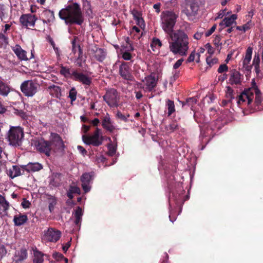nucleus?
Here are the masks:
<instances>
[{"mask_svg": "<svg viewBox=\"0 0 263 263\" xmlns=\"http://www.w3.org/2000/svg\"><path fill=\"white\" fill-rule=\"evenodd\" d=\"M169 49L174 54L180 56L187 55L189 49V39L185 32L180 29L177 30L169 35Z\"/></svg>", "mask_w": 263, "mask_h": 263, "instance_id": "f257e3e1", "label": "nucleus"}, {"mask_svg": "<svg viewBox=\"0 0 263 263\" xmlns=\"http://www.w3.org/2000/svg\"><path fill=\"white\" fill-rule=\"evenodd\" d=\"M59 15L66 24H76L81 25L84 22L81 9L77 3L69 5L65 8L61 9L59 12Z\"/></svg>", "mask_w": 263, "mask_h": 263, "instance_id": "f03ea898", "label": "nucleus"}, {"mask_svg": "<svg viewBox=\"0 0 263 263\" xmlns=\"http://www.w3.org/2000/svg\"><path fill=\"white\" fill-rule=\"evenodd\" d=\"M255 98L254 102L258 105L262 100V97L259 90L257 87H252L244 90L239 96L237 103L247 102L248 105L250 104L253 99Z\"/></svg>", "mask_w": 263, "mask_h": 263, "instance_id": "7ed1b4c3", "label": "nucleus"}, {"mask_svg": "<svg viewBox=\"0 0 263 263\" xmlns=\"http://www.w3.org/2000/svg\"><path fill=\"white\" fill-rule=\"evenodd\" d=\"M178 15L172 11H165L161 13V27L168 35L174 33L173 29Z\"/></svg>", "mask_w": 263, "mask_h": 263, "instance_id": "20e7f679", "label": "nucleus"}, {"mask_svg": "<svg viewBox=\"0 0 263 263\" xmlns=\"http://www.w3.org/2000/svg\"><path fill=\"white\" fill-rule=\"evenodd\" d=\"M253 52V48L251 47H248L245 53V57L242 59V67L246 70L248 71H250L252 66H253L255 68V72L257 73L260 72V56L258 53H255L252 61V64H251V61L252 59V55Z\"/></svg>", "mask_w": 263, "mask_h": 263, "instance_id": "39448f33", "label": "nucleus"}, {"mask_svg": "<svg viewBox=\"0 0 263 263\" xmlns=\"http://www.w3.org/2000/svg\"><path fill=\"white\" fill-rule=\"evenodd\" d=\"M24 138L23 128L20 126L11 127L8 134V139L10 145L14 146L21 145Z\"/></svg>", "mask_w": 263, "mask_h": 263, "instance_id": "423d86ee", "label": "nucleus"}, {"mask_svg": "<svg viewBox=\"0 0 263 263\" xmlns=\"http://www.w3.org/2000/svg\"><path fill=\"white\" fill-rule=\"evenodd\" d=\"M36 149L41 153L44 154L46 156L49 157L53 148L51 146V142L44 139H40L33 141Z\"/></svg>", "mask_w": 263, "mask_h": 263, "instance_id": "0eeeda50", "label": "nucleus"}, {"mask_svg": "<svg viewBox=\"0 0 263 263\" xmlns=\"http://www.w3.org/2000/svg\"><path fill=\"white\" fill-rule=\"evenodd\" d=\"M39 87V84L32 80L24 81L21 86L22 92L27 97H32L34 95Z\"/></svg>", "mask_w": 263, "mask_h": 263, "instance_id": "6e6552de", "label": "nucleus"}, {"mask_svg": "<svg viewBox=\"0 0 263 263\" xmlns=\"http://www.w3.org/2000/svg\"><path fill=\"white\" fill-rule=\"evenodd\" d=\"M100 129L97 128L92 136H87L83 135L82 136L83 142L88 145L92 144L95 146H99L102 143V138H100Z\"/></svg>", "mask_w": 263, "mask_h": 263, "instance_id": "1a4fd4ad", "label": "nucleus"}, {"mask_svg": "<svg viewBox=\"0 0 263 263\" xmlns=\"http://www.w3.org/2000/svg\"><path fill=\"white\" fill-rule=\"evenodd\" d=\"M118 98L117 91L113 88L108 90L103 96L104 100L110 107L117 106Z\"/></svg>", "mask_w": 263, "mask_h": 263, "instance_id": "9d476101", "label": "nucleus"}, {"mask_svg": "<svg viewBox=\"0 0 263 263\" xmlns=\"http://www.w3.org/2000/svg\"><path fill=\"white\" fill-rule=\"evenodd\" d=\"M49 142H51V146L53 148L52 152H55L57 150H64V145L63 141L58 134L51 133Z\"/></svg>", "mask_w": 263, "mask_h": 263, "instance_id": "9b49d317", "label": "nucleus"}, {"mask_svg": "<svg viewBox=\"0 0 263 263\" xmlns=\"http://www.w3.org/2000/svg\"><path fill=\"white\" fill-rule=\"evenodd\" d=\"M131 64L129 62H123L119 67V74L121 77L126 80H132L133 77L131 73Z\"/></svg>", "mask_w": 263, "mask_h": 263, "instance_id": "f8f14e48", "label": "nucleus"}, {"mask_svg": "<svg viewBox=\"0 0 263 263\" xmlns=\"http://www.w3.org/2000/svg\"><path fill=\"white\" fill-rule=\"evenodd\" d=\"M60 237L61 232L52 228H50L44 232V239L48 241L56 242Z\"/></svg>", "mask_w": 263, "mask_h": 263, "instance_id": "ddd939ff", "label": "nucleus"}, {"mask_svg": "<svg viewBox=\"0 0 263 263\" xmlns=\"http://www.w3.org/2000/svg\"><path fill=\"white\" fill-rule=\"evenodd\" d=\"M36 20L35 15L30 14L22 15L20 18L22 25L26 27H34Z\"/></svg>", "mask_w": 263, "mask_h": 263, "instance_id": "4468645a", "label": "nucleus"}, {"mask_svg": "<svg viewBox=\"0 0 263 263\" xmlns=\"http://www.w3.org/2000/svg\"><path fill=\"white\" fill-rule=\"evenodd\" d=\"M199 6L195 0H189L186 4L184 13L187 16H193L197 14L198 11Z\"/></svg>", "mask_w": 263, "mask_h": 263, "instance_id": "2eb2a0df", "label": "nucleus"}, {"mask_svg": "<svg viewBox=\"0 0 263 263\" xmlns=\"http://www.w3.org/2000/svg\"><path fill=\"white\" fill-rule=\"evenodd\" d=\"M73 79L79 81L85 85H90L91 83V79L88 76L76 71L73 73Z\"/></svg>", "mask_w": 263, "mask_h": 263, "instance_id": "dca6fc26", "label": "nucleus"}, {"mask_svg": "<svg viewBox=\"0 0 263 263\" xmlns=\"http://www.w3.org/2000/svg\"><path fill=\"white\" fill-rule=\"evenodd\" d=\"M92 177L90 173H84L81 177L82 186L85 193L88 192L90 190V183Z\"/></svg>", "mask_w": 263, "mask_h": 263, "instance_id": "f3484780", "label": "nucleus"}, {"mask_svg": "<svg viewBox=\"0 0 263 263\" xmlns=\"http://www.w3.org/2000/svg\"><path fill=\"white\" fill-rule=\"evenodd\" d=\"M242 77L238 71L232 70L231 71L229 83L232 85H240L241 83Z\"/></svg>", "mask_w": 263, "mask_h": 263, "instance_id": "a211bd4d", "label": "nucleus"}, {"mask_svg": "<svg viewBox=\"0 0 263 263\" xmlns=\"http://www.w3.org/2000/svg\"><path fill=\"white\" fill-rule=\"evenodd\" d=\"M13 51L15 53V54L16 55V56L18 57L19 59L21 60H24L27 61L29 59H30L33 57V54L31 53V56L30 58H28L27 55V52L26 51L23 50L21 47L18 45H16L13 48Z\"/></svg>", "mask_w": 263, "mask_h": 263, "instance_id": "6ab92c4d", "label": "nucleus"}, {"mask_svg": "<svg viewBox=\"0 0 263 263\" xmlns=\"http://www.w3.org/2000/svg\"><path fill=\"white\" fill-rule=\"evenodd\" d=\"M90 51L95 59L99 62H102L106 57V52L103 49L98 48L96 46L92 47Z\"/></svg>", "mask_w": 263, "mask_h": 263, "instance_id": "aec40b11", "label": "nucleus"}, {"mask_svg": "<svg viewBox=\"0 0 263 263\" xmlns=\"http://www.w3.org/2000/svg\"><path fill=\"white\" fill-rule=\"evenodd\" d=\"M157 80L154 76L149 75L145 78V89L148 91H151L157 85Z\"/></svg>", "mask_w": 263, "mask_h": 263, "instance_id": "412c9836", "label": "nucleus"}, {"mask_svg": "<svg viewBox=\"0 0 263 263\" xmlns=\"http://www.w3.org/2000/svg\"><path fill=\"white\" fill-rule=\"evenodd\" d=\"M102 125L104 128L110 132H112L115 129L111 123L109 116L107 114L103 118Z\"/></svg>", "mask_w": 263, "mask_h": 263, "instance_id": "4be33fe9", "label": "nucleus"}, {"mask_svg": "<svg viewBox=\"0 0 263 263\" xmlns=\"http://www.w3.org/2000/svg\"><path fill=\"white\" fill-rule=\"evenodd\" d=\"M9 206V203L6 200L4 196L0 195V215H7V211Z\"/></svg>", "mask_w": 263, "mask_h": 263, "instance_id": "5701e85b", "label": "nucleus"}, {"mask_svg": "<svg viewBox=\"0 0 263 263\" xmlns=\"http://www.w3.org/2000/svg\"><path fill=\"white\" fill-rule=\"evenodd\" d=\"M28 220L27 215L19 214L14 216L13 222L16 226L24 224Z\"/></svg>", "mask_w": 263, "mask_h": 263, "instance_id": "b1692460", "label": "nucleus"}, {"mask_svg": "<svg viewBox=\"0 0 263 263\" xmlns=\"http://www.w3.org/2000/svg\"><path fill=\"white\" fill-rule=\"evenodd\" d=\"M237 18L236 14H233L230 17H226L220 23L219 25L222 27H229L232 25Z\"/></svg>", "mask_w": 263, "mask_h": 263, "instance_id": "393cba45", "label": "nucleus"}, {"mask_svg": "<svg viewBox=\"0 0 263 263\" xmlns=\"http://www.w3.org/2000/svg\"><path fill=\"white\" fill-rule=\"evenodd\" d=\"M21 174V168L16 165H13L7 171V175L11 178H14Z\"/></svg>", "mask_w": 263, "mask_h": 263, "instance_id": "a878e982", "label": "nucleus"}, {"mask_svg": "<svg viewBox=\"0 0 263 263\" xmlns=\"http://www.w3.org/2000/svg\"><path fill=\"white\" fill-rule=\"evenodd\" d=\"M78 37H74L73 40L72 41V52L76 53L77 51H79V56L78 59H80L82 57L83 51L80 47V45L77 43Z\"/></svg>", "mask_w": 263, "mask_h": 263, "instance_id": "bb28decb", "label": "nucleus"}, {"mask_svg": "<svg viewBox=\"0 0 263 263\" xmlns=\"http://www.w3.org/2000/svg\"><path fill=\"white\" fill-rule=\"evenodd\" d=\"M61 175L60 174L56 173L53 174L50 181V185L53 187L59 186L61 182Z\"/></svg>", "mask_w": 263, "mask_h": 263, "instance_id": "cd10ccee", "label": "nucleus"}, {"mask_svg": "<svg viewBox=\"0 0 263 263\" xmlns=\"http://www.w3.org/2000/svg\"><path fill=\"white\" fill-rule=\"evenodd\" d=\"M44 254L39 250L35 249L33 250V263H43L44 261L43 257Z\"/></svg>", "mask_w": 263, "mask_h": 263, "instance_id": "c85d7f7f", "label": "nucleus"}, {"mask_svg": "<svg viewBox=\"0 0 263 263\" xmlns=\"http://www.w3.org/2000/svg\"><path fill=\"white\" fill-rule=\"evenodd\" d=\"M10 92V87L6 83L0 80V95L4 97L8 96Z\"/></svg>", "mask_w": 263, "mask_h": 263, "instance_id": "c756f323", "label": "nucleus"}, {"mask_svg": "<svg viewBox=\"0 0 263 263\" xmlns=\"http://www.w3.org/2000/svg\"><path fill=\"white\" fill-rule=\"evenodd\" d=\"M76 70L70 69L66 67L62 66L60 72L61 74L66 78H70L73 79V73L76 72Z\"/></svg>", "mask_w": 263, "mask_h": 263, "instance_id": "7c9ffc66", "label": "nucleus"}, {"mask_svg": "<svg viewBox=\"0 0 263 263\" xmlns=\"http://www.w3.org/2000/svg\"><path fill=\"white\" fill-rule=\"evenodd\" d=\"M50 94L54 97L59 98L61 95V89L58 86L52 85L48 87Z\"/></svg>", "mask_w": 263, "mask_h": 263, "instance_id": "2f4dec72", "label": "nucleus"}, {"mask_svg": "<svg viewBox=\"0 0 263 263\" xmlns=\"http://www.w3.org/2000/svg\"><path fill=\"white\" fill-rule=\"evenodd\" d=\"M27 257V252L25 249H22L20 251L16 252L15 260L16 261H23L26 259Z\"/></svg>", "mask_w": 263, "mask_h": 263, "instance_id": "473e14b6", "label": "nucleus"}, {"mask_svg": "<svg viewBox=\"0 0 263 263\" xmlns=\"http://www.w3.org/2000/svg\"><path fill=\"white\" fill-rule=\"evenodd\" d=\"M83 215V211L82 209L78 206L74 213L76 220L74 223L77 225H79L82 220V216Z\"/></svg>", "mask_w": 263, "mask_h": 263, "instance_id": "72a5a7b5", "label": "nucleus"}, {"mask_svg": "<svg viewBox=\"0 0 263 263\" xmlns=\"http://www.w3.org/2000/svg\"><path fill=\"white\" fill-rule=\"evenodd\" d=\"M27 167V170L33 172L39 171L42 168V165L39 163H29Z\"/></svg>", "mask_w": 263, "mask_h": 263, "instance_id": "f704fd0d", "label": "nucleus"}, {"mask_svg": "<svg viewBox=\"0 0 263 263\" xmlns=\"http://www.w3.org/2000/svg\"><path fill=\"white\" fill-rule=\"evenodd\" d=\"M167 106L168 109V116H170L175 110L174 102L170 100L167 101Z\"/></svg>", "mask_w": 263, "mask_h": 263, "instance_id": "c9c22d12", "label": "nucleus"}, {"mask_svg": "<svg viewBox=\"0 0 263 263\" xmlns=\"http://www.w3.org/2000/svg\"><path fill=\"white\" fill-rule=\"evenodd\" d=\"M132 14L134 19L137 21L138 24H142L143 23V20L140 17V14L138 11H133Z\"/></svg>", "mask_w": 263, "mask_h": 263, "instance_id": "e433bc0d", "label": "nucleus"}, {"mask_svg": "<svg viewBox=\"0 0 263 263\" xmlns=\"http://www.w3.org/2000/svg\"><path fill=\"white\" fill-rule=\"evenodd\" d=\"M116 116L119 120L124 122H127V118L129 117V115H123L121 111H118L117 113Z\"/></svg>", "mask_w": 263, "mask_h": 263, "instance_id": "4c0bfd02", "label": "nucleus"}, {"mask_svg": "<svg viewBox=\"0 0 263 263\" xmlns=\"http://www.w3.org/2000/svg\"><path fill=\"white\" fill-rule=\"evenodd\" d=\"M162 46V43L161 41L158 38H153L151 43V47H161Z\"/></svg>", "mask_w": 263, "mask_h": 263, "instance_id": "58836bf2", "label": "nucleus"}, {"mask_svg": "<svg viewBox=\"0 0 263 263\" xmlns=\"http://www.w3.org/2000/svg\"><path fill=\"white\" fill-rule=\"evenodd\" d=\"M69 97L70 98L71 102H73L76 100L77 91L74 88H71L69 91Z\"/></svg>", "mask_w": 263, "mask_h": 263, "instance_id": "ea45409f", "label": "nucleus"}, {"mask_svg": "<svg viewBox=\"0 0 263 263\" xmlns=\"http://www.w3.org/2000/svg\"><path fill=\"white\" fill-rule=\"evenodd\" d=\"M196 54H197L198 55V60H197V62H199L200 54L199 53H196L195 50L192 51V53L190 54V55H189V58L187 59V61L188 62H193L194 61V60H195Z\"/></svg>", "mask_w": 263, "mask_h": 263, "instance_id": "a19ab883", "label": "nucleus"}, {"mask_svg": "<svg viewBox=\"0 0 263 263\" xmlns=\"http://www.w3.org/2000/svg\"><path fill=\"white\" fill-rule=\"evenodd\" d=\"M207 64L210 66L216 64L218 62V60L216 58L212 59L211 57H207L206 59Z\"/></svg>", "mask_w": 263, "mask_h": 263, "instance_id": "79ce46f5", "label": "nucleus"}, {"mask_svg": "<svg viewBox=\"0 0 263 263\" xmlns=\"http://www.w3.org/2000/svg\"><path fill=\"white\" fill-rule=\"evenodd\" d=\"M177 127L178 125L176 123L174 122L168 125L166 127V129L168 131L172 132H174L175 129H176L177 128Z\"/></svg>", "mask_w": 263, "mask_h": 263, "instance_id": "37998d69", "label": "nucleus"}, {"mask_svg": "<svg viewBox=\"0 0 263 263\" xmlns=\"http://www.w3.org/2000/svg\"><path fill=\"white\" fill-rule=\"evenodd\" d=\"M227 71H228V67L225 64L220 65L217 70L218 73H222Z\"/></svg>", "mask_w": 263, "mask_h": 263, "instance_id": "c03bdc74", "label": "nucleus"}, {"mask_svg": "<svg viewBox=\"0 0 263 263\" xmlns=\"http://www.w3.org/2000/svg\"><path fill=\"white\" fill-rule=\"evenodd\" d=\"M73 193H77L80 194L81 190L77 186H70L69 189Z\"/></svg>", "mask_w": 263, "mask_h": 263, "instance_id": "a18cd8bd", "label": "nucleus"}, {"mask_svg": "<svg viewBox=\"0 0 263 263\" xmlns=\"http://www.w3.org/2000/svg\"><path fill=\"white\" fill-rule=\"evenodd\" d=\"M116 152V148L115 146L112 145H110L108 146V154L109 156H113Z\"/></svg>", "mask_w": 263, "mask_h": 263, "instance_id": "49530a36", "label": "nucleus"}, {"mask_svg": "<svg viewBox=\"0 0 263 263\" xmlns=\"http://www.w3.org/2000/svg\"><path fill=\"white\" fill-rule=\"evenodd\" d=\"M6 250L3 245H0V259L6 254Z\"/></svg>", "mask_w": 263, "mask_h": 263, "instance_id": "de8ad7c7", "label": "nucleus"}, {"mask_svg": "<svg viewBox=\"0 0 263 263\" xmlns=\"http://www.w3.org/2000/svg\"><path fill=\"white\" fill-rule=\"evenodd\" d=\"M183 61V59L181 58L177 61V62L174 64L173 65V68L174 69H176L178 68H179L182 64V62Z\"/></svg>", "mask_w": 263, "mask_h": 263, "instance_id": "09e8293b", "label": "nucleus"}, {"mask_svg": "<svg viewBox=\"0 0 263 263\" xmlns=\"http://www.w3.org/2000/svg\"><path fill=\"white\" fill-rule=\"evenodd\" d=\"M53 257L58 261L61 260L64 258V256L62 254L57 252L53 254Z\"/></svg>", "mask_w": 263, "mask_h": 263, "instance_id": "8fccbe9b", "label": "nucleus"}, {"mask_svg": "<svg viewBox=\"0 0 263 263\" xmlns=\"http://www.w3.org/2000/svg\"><path fill=\"white\" fill-rule=\"evenodd\" d=\"M216 28V25H214L209 31H208L207 32H205V36L208 37V36H209L210 35H211L212 34V33L215 30Z\"/></svg>", "mask_w": 263, "mask_h": 263, "instance_id": "3c124183", "label": "nucleus"}, {"mask_svg": "<svg viewBox=\"0 0 263 263\" xmlns=\"http://www.w3.org/2000/svg\"><path fill=\"white\" fill-rule=\"evenodd\" d=\"M186 103H187L189 105H192L196 103L197 99L195 98H190L186 100Z\"/></svg>", "mask_w": 263, "mask_h": 263, "instance_id": "603ef678", "label": "nucleus"}, {"mask_svg": "<svg viewBox=\"0 0 263 263\" xmlns=\"http://www.w3.org/2000/svg\"><path fill=\"white\" fill-rule=\"evenodd\" d=\"M55 204H56V200H55V199L53 198L52 199V201L49 204V209L50 212H51L53 210L54 207V205H55Z\"/></svg>", "mask_w": 263, "mask_h": 263, "instance_id": "864d4df0", "label": "nucleus"}, {"mask_svg": "<svg viewBox=\"0 0 263 263\" xmlns=\"http://www.w3.org/2000/svg\"><path fill=\"white\" fill-rule=\"evenodd\" d=\"M131 54L127 52H125L122 54V58L125 60H129L131 59Z\"/></svg>", "mask_w": 263, "mask_h": 263, "instance_id": "5fc2aeb1", "label": "nucleus"}, {"mask_svg": "<svg viewBox=\"0 0 263 263\" xmlns=\"http://www.w3.org/2000/svg\"><path fill=\"white\" fill-rule=\"evenodd\" d=\"M202 34H203L202 32L197 31L196 33L194 34V38L196 40H198L201 39Z\"/></svg>", "mask_w": 263, "mask_h": 263, "instance_id": "6e6d98bb", "label": "nucleus"}, {"mask_svg": "<svg viewBox=\"0 0 263 263\" xmlns=\"http://www.w3.org/2000/svg\"><path fill=\"white\" fill-rule=\"evenodd\" d=\"M251 25V22H248L247 23L243 25V31L244 32L246 31L247 30H249Z\"/></svg>", "mask_w": 263, "mask_h": 263, "instance_id": "4d7b16f0", "label": "nucleus"}, {"mask_svg": "<svg viewBox=\"0 0 263 263\" xmlns=\"http://www.w3.org/2000/svg\"><path fill=\"white\" fill-rule=\"evenodd\" d=\"M21 204L24 208L26 209L29 207L30 203L28 201L24 200L22 202Z\"/></svg>", "mask_w": 263, "mask_h": 263, "instance_id": "13d9d810", "label": "nucleus"}, {"mask_svg": "<svg viewBox=\"0 0 263 263\" xmlns=\"http://www.w3.org/2000/svg\"><path fill=\"white\" fill-rule=\"evenodd\" d=\"M160 6L161 4L160 3H157L155 5H154L153 7L156 10V11L157 13H159L160 12Z\"/></svg>", "mask_w": 263, "mask_h": 263, "instance_id": "bf43d9fd", "label": "nucleus"}, {"mask_svg": "<svg viewBox=\"0 0 263 263\" xmlns=\"http://www.w3.org/2000/svg\"><path fill=\"white\" fill-rule=\"evenodd\" d=\"M77 148H78V149L79 151V152L81 153H82V154H86L87 151L82 146L79 145V146H78Z\"/></svg>", "mask_w": 263, "mask_h": 263, "instance_id": "052dcab7", "label": "nucleus"}, {"mask_svg": "<svg viewBox=\"0 0 263 263\" xmlns=\"http://www.w3.org/2000/svg\"><path fill=\"white\" fill-rule=\"evenodd\" d=\"M90 128V126H87L86 125H83L82 126V130L84 133H86Z\"/></svg>", "mask_w": 263, "mask_h": 263, "instance_id": "680f3d73", "label": "nucleus"}, {"mask_svg": "<svg viewBox=\"0 0 263 263\" xmlns=\"http://www.w3.org/2000/svg\"><path fill=\"white\" fill-rule=\"evenodd\" d=\"M6 111V108L0 102V114H3Z\"/></svg>", "mask_w": 263, "mask_h": 263, "instance_id": "e2e57ef3", "label": "nucleus"}, {"mask_svg": "<svg viewBox=\"0 0 263 263\" xmlns=\"http://www.w3.org/2000/svg\"><path fill=\"white\" fill-rule=\"evenodd\" d=\"M70 245V243L69 242H68L67 243L65 244V246H64L63 247V250L64 251V252H66L67 250L68 249V248H69Z\"/></svg>", "mask_w": 263, "mask_h": 263, "instance_id": "0e129e2a", "label": "nucleus"}, {"mask_svg": "<svg viewBox=\"0 0 263 263\" xmlns=\"http://www.w3.org/2000/svg\"><path fill=\"white\" fill-rule=\"evenodd\" d=\"M4 8H3V5H0V17L2 18L3 16H4Z\"/></svg>", "mask_w": 263, "mask_h": 263, "instance_id": "69168bd1", "label": "nucleus"}, {"mask_svg": "<svg viewBox=\"0 0 263 263\" xmlns=\"http://www.w3.org/2000/svg\"><path fill=\"white\" fill-rule=\"evenodd\" d=\"M100 121L98 118H95L94 120L92 121V124L94 126H97L98 124L99 123Z\"/></svg>", "mask_w": 263, "mask_h": 263, "instance_id": "338daca9", "label": "nucleus"}, {"mask_svg": "<svg viewBox=\"0 0 263 263\" xmlns=\"http://www.w3.org/2000/svg\"><path fill=\"white\" fill-rule=\"evenodd\" d=\"M72 194H73V193H72L71 191H70L69 190L68 192L67 193V195L70 199H71L73 198Z\"/></svg>", "mask_w": 263, "mask_h": 263, "instance_id": "774afa93", "label": "nucleus"}]
</instances>
